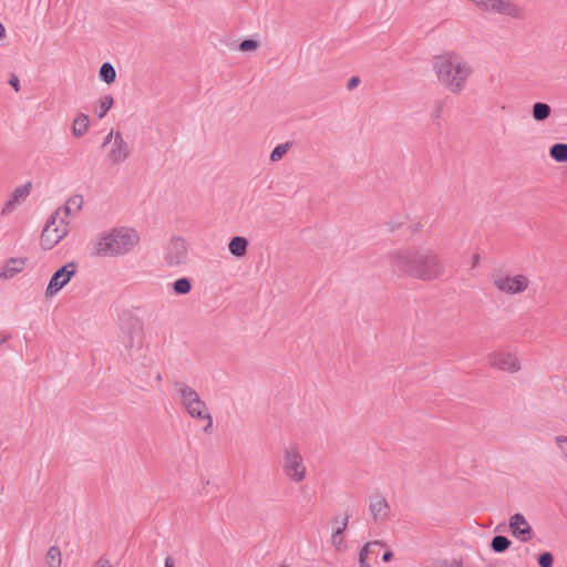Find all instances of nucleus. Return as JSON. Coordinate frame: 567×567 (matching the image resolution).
Wrapping results in <instances>:
<instances>
[{
	"instance_id": "1",
	"label": "nucleus",
	"mask_w": 567,
	"mask_h": 567,
	"mask_svg": "<svg viewBox=\"0 0 567 567\" xmlns=\"http://www.w3.org/2000/svg\"><path fill=\"white\" fill-rule=\"evenodd\" d=\"M390 264L400 272L423 281H432L444 272L440 256L426 248H409L388 255Z\"/></svg>"
},
{
	"instance_id": "2",
	"label": "nucleus",
	"mask_w": 567,
	"mask_h": 567,
	"mask_svg": "<svg viewBox=\"0 0 567 567\" xmlns=\"http://www.w3.org/2000/svg\"><path fill=\"white\" fill-rule=\"evenodd\" d=\"M433 69L439 82L454 94L463 91L467 79L472 74V68L468 63L454 52L435 56Z\"/></svg>"
},
{
	"instance_id": "3",
	"label": "nucleus",
	"mask_w": 567,
	"mask_h": 567,
	"mask_svg": "<svg viewBox=\"0 0 567 567\" xmlns=\"http://www.w3.org/2000/svg\"><path fill=\"white\" fill-rule=\"evenodd\" d=\"M140 240L136 230L128 227H115L102 233L94 245V252L102 257H116L128 254Z\"/></svg>"
},
{
	"instance_id": "4",
	"label": "nucleus",
	"mask_w": 567,
	"mask_h": 567,
	"mask_svg": "<svg viewBox=\"0 0 567 567\" xmlns=\"http://www.w3.org/2000/svg\"><path fill=\"white\" fill-rule=\"evenodd\" d=\"M174 391L178 394L182 405L193 419H200L203 412L207 410L206 403L199 398L198 393L189 385L174 380Z\"/></svg>"
},
{
	"instance_id": "5",
	"label": "nucleus",
	"mask_w": 567,
	"mask_h": 567,
	"mask_svg": "<svg viewBox=\"0 0 567 567\" xmlns=\"http://www.w3.org/2000/svg\"><path fill=\"white\" fill-rule=\"evenodd\" d=\"M306 465L296 444L285 447L282 456V472L292 482H301L306 477Z\"/></svg>"
},
{
	"instance_id": "6",
	"label": "nucleus",
	"mask_w": 567,
	"mask_h": 567,
	"mask_svg": "<svg viewBox=\"0 0 567 567\" xmlns=\"http://www.w3.org/2000/svg\"><path fill=\"white\" fill-rule=\"evenodd\" d=\"M83 205L82 195H73L71 196L63 206L59 207L51 215V225L59 220V226L61 227L58 233L59 235H54L53 238L48 239L50 243L54 240H62L69 233V216L72 210L79 212L81 210Z\"/></svg>"
},
{
	"instance_id": "7",
	"label": "nucleus",
	"mask_w": 567,
	"mask_h": 567,
	"mask_svg": "<svg viewBox=\"0 0 567 567\" xmlns=\"http://www.w3.org/2000/svg\"><path fill=\"white\" fill-rule=\"evenodd\" d=\"M484 11L495 12L514 19H524L525 12L522 8L508 0H471Z\"/></svg>"
},
{
	"instance_id": "8",
	"label": "nucleus",
	"mask_w": 567,
	"mask_h": 567,
	"mask_svg": "<svg viewBox=\"0 0 567 567\" xmlns=\"http://www.w3.org/2000/svg\"><path fill=\"white\" fill-rule=\"evenodd\" d=\"M188 245L182 237H172L165 250V262L169 267L182 266L187 262Z\"/></svg>"
},
{
	"instance_id": "9",
	"label": "nucleus",
	"mask_w": 567,
	"mask_h": 567,
	"mask_svg": "<svg viewBox=\"0 0 567 567\" xmlns=\"http://www.w3.org/2000/svg\"><path fill=\"white\" fill-rule=\"evenodd\" d=\"M75 271L76 264L74 261L69 262L54 271L47 287L45 296L48 298L55 296L68 285L71 278L75 275Z\"/></svg>"
},
{
	"instance_id": "10",
	"label": "nucleus",
	"mask_w": 567,
	"mask_h": 567,
	"mask_svg": "<svg viewBox=\"0 0 567 567\" xmlns=\"http://www.w3.org/2000/svg\"><path fill=\"white\" fill-rule=\"evenodd\" d=\"M494 285L499 291L514 295L524 291L528 287V279L524 275L515 277L497 276L494 279Z\"/></svg>"
},
{
	"instance_id": "11",
	"label": "nucleus",
	"mask_w": 567,
	"mask_h": 567,
	"mask_svg": "<svg viewBox=\"0 0 567 567\" xmlns=\"http://www.w3.org/2000/svg\"><path fill=\"white\" fill-rule=\"evenodd\" d=\"M131 154L128 144L124 141L121 132H116L111 148L107 152L106 159L112 165H120L125 162Z\"/></svg>"
},
{
	"instance_id": "12",
	"label": "nucleus",
	"mask_w": 567,
	"mask_h": 567,
	"mask_svg": "<svg viewBox=\"0 0 567 567\" xmlns=\"http://www.w3.org/2000/svg\"><path fill=\"white\" fill-rule=\"evenodd\" d=\"M488 363L504 372L514 373L520 369L519 361L507 352H494L488 355Z\"/></svg>"
},
{
	"instance_id": "13",
	"label": "nucleus",
	"mask_w": 567,
	"mask_h": 567,
	"mask_svg": "<svg viewBox=\"0 0 567 567\" xmlns=\"http://www.w3.org/2000/svg\"><path fill=\"white\" fill-rule=\"evenodd\" d=\"M509 529L514 537L520 542H527L533 537V529L524 515L516 513L509 518Z\"/></svg>"
},
{
	"instance_id": "14",
	"label": "nucleus",
	"mask_w": 567,
	"mask_h": 567,
	"mask_svg": "<svg viewBox=\"0 0 567 567\" xmlns=\"http://www.w3.org/2000/svg\"><path fill=\"white\" fill-rule=\"evenodd\" d=\"M369 511L375 523H382L385 522L390 515V505L385 497L377 494L370 498Z\"/></svg>"
},
{
	"instance_id": "15",
	"label": "nucleus",
	"mask_w": 567,
	"mask_h": 567,
	"mask_svg": "<svg viewBox=\"0 0 567 567\" xmlns=\"http://www.w3.org/2000/svg\"><path fill=\"white\" fill-rule=\"evenodd\" d=\"M31 187V182H28L24 185L16 187L10 198L4 204L1 214L8 215L12 213L16 209L17 205L29 196Z\"/></svg>"
},
{
	"instance_id": "16",
	"label": "nucleus",
	"mask_w": 567,
	"mask_h": 567,
	"mask_svg": "<svg viewBox=\"0 0 567 567\" xmlns=\"http://www.w3.org/2000/svg\"><path fill=\"white\" fill-rule=\"evenodd\" d=\"M61 227L59 226V220H55L53 225H51V217L48 219L42 234H41V245L44 249H51L56 244H59L61 240H54L53 243H50L48 239H51L54 237V235H59V229Z\"/></svg>"
},
{
	"instance_id": "17",
	"label": "nucleus",
	"mask_w": 567,
	"mask_h": 567,
	"mask_svg": "<svg viewBox=\"0 0 567 567\" xmlns=\"http://www.w3.org/2000/svg\"><path fill=\"white\" fill-rule=\"evenodd\" d=\"M248 239L241 236H235L228 244V249L235 257H243L247 252Z\"/></svg>"
},
{
	"instance_id": "18",
	"label": "nucleus",
	"mask_w": 567,
	"mask_h": 567,
	"mask_svg": "<svg viewBox=\"0 0 567 567\" xmlns=\"http://www.w3.org/2000/svg\"><path fill=\"white\" fill-rule=\"evenodd\" d=\"M89 116L84 113H79L72 124V134L75 137H82L89 128Z\"/></svg>"
},
{
	"instance_id": "19",
	"label": "nucleus",
	"mask_w": 567,
	"mask_h": 567,
	"mask_svg": "<svg viewBox=\"0 0 567 567\" xmlns=\"http://www.w3.org/2000/svg\"><path fill=\"white\" fill-rule=\"evenodd\" d=\"M23 266H24V260H22V259H14V258H12V259H10V260L6 264V266H4V268H3V270H2V272H1V275H0V276H1L2 278H6V279H8V278H12V277H13V276H16L18 272L22 271Z\"/></svg>"
},
{
	"instance_id": "20",
	"label": "nucleus",
	"mask_w": 567,
	"mask_h": 567,
	"mask_svg": "<svg viewBox=\"0 0 567 567\" xmlns=\"http://www.w3.org/2000/svg\"><path fill=\"white\" fill-rule=\"evenodd\" d=\"M551 107L547 103L536 102L533 105L532 114L535 121L542 122L550 116Z\"/></svg>"
},
{
	"instance_id": "21",
	"label": "nucleus",
	"mask_w": 567,
	"mask_h": 567,
	"mask_svg": "<svg viewBox=\"0 0 567 567\" xmlns=\"http://www.w3.org/2000/svg\"><path fill=\"white\" fill-rule=\"evenodd\" d=\"M549 156L558 163L567 162V144L556 143L549 148Z\"/></svg>"
},
{
	"instance_id": "22",
	"label": "nucleus",
	"mask_w": 567,
	"mask_h": 567,
	"mask_svg": "<svg viewBox=\"0 0 567 567\" xmlns=\"http://www.w3.org/2000/svg\"><path fill=\"white\" fill-rule=\"evenodd\" d=\"M45 564L48 567H61L62 554L58 546H51L45 554Z\"/></svg>"
},
{
	"instance_id": "23",
	"label": "nucleus",
	"mask_w": 567,
	"mask_h": 567,
	"mask_svg": "<svg viewBox=\"0 0 567 567\" xmlns=\"http://www.w3.org/2000/svg\"><path fill=\"white\" fill-rule=\"evenodd\" d=\"M99 76L101 81L111 84L116 79V71L110 62H104L100 68Z\"/></svg>"
},
{
	"instance_id": "24",
	"label": "nucleus",
	"mask_w": 567,
	"mask_h": 567,
	"mask_svg": "<svg viewBox=\"0 0 567 567\" xmlns=\"http://www.w3.org/2000/svg\"><path fill=\"white\" fill-rule=\"evenodd\" d=\"M511 544L512 542L506 536L496 535L492 538L491 548L494 553L499 554L506 551Z\"/></svg>"
},
{
	"instance_id": "25",
	"label": "nucleus",
	"mask_w": 567,
	"mask_h": 567,
	"mask_svg": "<svg viewBox=\"0 0 567 567\" xmlns=\"http://www.w3.org/2000/svg\"><path fill=\"white\" fill-rule=\"evenodd\" d=\"M349 517L350 515L347 514L342 519L340 526L332 533V545L337 548H339L343 542L342 534L348 527Z\"/></svg>"
},
{
	"instance_id": "26",
	"label": "nucleus",
	"mask_w": 567,
	"mask_h": 567,
	"mask_svg": "<svg viewBox=\"0 0 567 567\" xmlns=\"http://www.w3.org/2000/svg\"><path fill=\"white\" fill-rule=\"evenodd\" d=\"M192 289V282L188 278H178L173 282V290L176 295H186Z\"/></svg>"
},
{
	"instance_id": "27",
	"label": "nucleus",
	"mask_w": 567,
	"mask_h": 567,
	"mask_svg": "<svg viewBox=\"0 0 567 567\" xmlns=\"http://www.w3.org/2000/svg\"><path fill=\"white\" fill-rule=\"evenodd\" d=\"M113 103L114 100L111 95L102 96L99 101V110L96 112L97 117L103 118L112 107Z\"/></svg>"
},
{
	"instance_id": "28",
	"label": "nucleus",
	"mask_w": 567,
	"mask_h": 567,
	"mask_svg": "<svg viewBox=\"0 0 567 567\" xmlns=\"http://www.w3.org/2000/svg\"><path fill=\"white\" fill-rule=\"evenodd\" d=\"M290 144L284 143L277 145L270 153V161L277 162L284 157V155L288 152Z\"/></svg>"
},
{
	"instance_id": "29",
	"label": "nucleus",
	"mask_w": 567,
	"mask_h": 567,
	"mask_svg": "<svg viewBox=\"0 0 567 567\" xmlns=\"http://www.w3.org/2000/svg\"><path fill=\"white\" fill-rule=\"evenodd\" d=\"M444 109V101H440L436 103L434 109L431 112V118L435 126L441 127V116Z\"/></svg>"
},
{
	"instance_id": "30",
	"label": "nucleus",
	"mask_w": 567,
	"mask_h": 567,
	"mask_svg": "<svg viewBox=\"0 0 567 567\" xmlns=\"http://www.w3.org/2000/svg\"><path fill=\"white\" fill-rule=\"evenodd\" d=\"M385 544L382 540H373L370 543H367L359 553V560H367L369 555V548L370 546H384Z\"/></svg>"
},
{
	"instance_id": "31",
	"label": "nucleus",
	"mask_w": 567,
	"mask_h": 567,
	"mask_svg": "<svg viewBox=\"0 0 567 567\" xmlns=\"http://www.w3.org/2000/svg\"><path fill=\"white\" fill-rule=\"evenodd\" d=\"M537 561L540 567H553L554 556L549 551H544L538 556Z\"/></svg>"
},
{
	"instance_id": "32",
	"label": "nucleus",
	"mask_w": 567,
	"mask_h": 567,
	"mask_svg": "<svg viewBox=\"0 0 567 567\" xmlns=\"http://www.w3.org/2000/svg\"><path fill=\"white\" fill-rule=\"evenodd\" d=\"M130 352H131V358H132V361L133 363H141L142 365H151L153 363V360L147 358L146 355H135L134 352H132V341L130 342Z\"/></svg>"
},
{
	"instance_id": "33",
	"label": "nucleus",
	"mask_w": 567,
	"mask_h": 567,
	"mask_svg": "<svg viewBox=\"0 0 567 567\" xmlns=\"http://www.w3.org/2000/svg\"><path fill=\"white\" fill-rule=\"evenodd\" d=\"M259 43L256 40L252 39H245L240 42L239 49L244 52L256 50L258 48Z\"/></svg>"
},
{
	"instance_id": "34",
	"label": "nucleus",
	"mask_w": 567,
	"mask_h": 567,
	"mask_svg": "<svg viewBox=\"0 0 567 567\" xmlns=\"http://www.w3.org/2000/svg\"><path fill=\"white\" fill-rule=\"evenodd\" d=\"M199 420H206L207 423L206 425L204 426V432L205 433H210L212 432V429H213V417L209 413H207L206 411L203 412V416L199 419Z\"/></svg>"
},
{
	"instance_id": "35",
	"label": "nucleus",
	"mask_w": 567,
	"mask_h": 567,
	"mask_svg": "<svg viewBox=\"0 0 567 567\" xmlns=\"http://www.w3.org/2000/svg\"><path fill=\"white\" fill-rule=\"evenodd\" d=\"M556 442L567 456V437L566 436H557Z\"/></svg>"
},
{
	"instance_id": "36",
	"label": "nucleus",
	"mask_w": 567,
	"mask_h": 567,
	"mask_svg": "<svg viewBox=\"0 0 567 567\" xmlns=\"http://www.w3.org/2000/svg\"><path fill=\"white\" fill-rule=\"evenodd\" d=\"M359 83H360V79L358 76H352L349 79V81L347 83V89L349 91H352L353 89H355L358 86Z\"/></svg>"
},
{
	"instance_id": "37",
	"label": "nucleus",
	"mask_w": 567,
	"mask_h": 567,
	"mask_svg": "<svg viewBox=\"0 0 567 567\" xmlns=\"http://www.w3.org/2000/svg\"><path fill=\"white\" fill-rule=\"evenodd\" d=\"M9 84L18 92L20 90L19 86V79L16 74H11V78L9 80Z\"/></svg>"
},
{
	"instance_id": "38",
	"label": "nucleus",
	"mask_w": 567,
	"mask_h": 567,
	"mask_svg": "<svg viewBox=\"0 0 567 567\" xmlns=\"http://www.w3.org/2000/svg\"><path fill=\"white\" fill-rule=\"evenodd\" d=\"M115 133L113 130L105 136L104 138V142L102 144L103 147H105L107 144H110L111 142L113 143L114 141V136H115Z\"/></svg>"
},
{
	"instance_id": "39",
	"label": "nucleus",
	"mask_w": 567,
	"mask_h": 567,
	"mask_svg": "<svg viewBox=\"0 0 567 567\" xmlns=\"http://www.w3.org/2000/svg\"><path fill=\"white\" fill-rule=\"evenodd\" d=\"M392 558H393V553H392L391 550L385 551V553L383 554V556H382V560H383L384 563H389V561H391V560H392Z\"/></svg>"
},
{
	"instance_id": "40",
	"label": "nucleus",
	"mask_w": 567,
	"mask_h": 567,
	"mask_svg": "<svg viewBox=\"0 0 567 567\" xmlns=\"http://www.w3.org/2000/svg\"><path fill=\"white\" fill-rule=\"evenodd\" d=\"M97 566L96 567H111V564L107 559H104V558H100L97 560Z\"/></svg>"
},
{
	"instance_id": "41",
	"label": "nucleus",
	"mask_w": 567,
	"mask_h": 567,
	"mask_svg": "<svg viewBox=\"0 0 567 567\" xmlns=\"http://www.w3.org/2000/svg\"><path fill=\"white\" fill-rule=\"evenodd\" d=\"M9 338H10V334L0 332V346L6 343Z\"/></svg>"
},
{
	"instance_id": "42",
	"label": "nucleus",
	"mask_w": 567,
	"mask_h": 567,
	"mask_svg": "<svg viewBox=\"0 0 567 567\" xmlns=\"http://www.w3.org/2000/svg\"><path fill=\"white\" fill-rule=\"evenodd\" d=\"M164 567H174V560L172 557H166Z\"/></svg>"
},
{
	"instance_id": "43",
	"label": "nucleus",
	"mask_w": 567,
	"mask_h": 567,
	"mask_svg": "<svg viewBox=\"0 0 567 567\" xmlns=\"http://www.w3.org/2000/svg\"><path fill=\"white\" fill-rule=\"evenodd\" d=\"M480 262V255H474L472 258V266L476 267Z\"/></svg>"
},
{
	"instance_id": "44",
	"label": "nucleus",
	"mask_w": 567,
	"mask_h": 567,
	"mask_svg": "<svg viewBox=\"0 0 567 567\" xmlns=\"http://www.w3.org/2000/svg\"><path fill=\"white\" fill-rule=\"evenodd\" d=\"M6 37V29L3 24L0 22V40H2Z\"/></svg>"
},
{
	"instance_id": "45",
	"label": "nucleus",
	"mask_w": 567,
	"mask_h": 567,
	"mask_svg": "<svg viewBox=\"0 0 567 567\" xmlns=\"http://www.w3.org/2000/svg\"><path fill=\"white\" fill-rule=\"evenodd\" d=\"M359 567H371L367 560H359Z\"/></svg>"
},
{
	"instance_id": "46",
	"label": "nucleus",
	"mask_w": 567,
	"mask_h": 567,
	"mask_svg": "<svg viewBox=\"0 0 567 567\" xmlns=\"http://www.w3.org/2000/svg\"><path fill=\"white\" fill-rule=\"evenodd\" d=\"M396 227L398 226L395 224H391V223L389 224L390 231H394L396 229Z\"/></svg>"
},
{
	"instance_id": "47",
	"label": "nucleus",
	"mask_w": 567,
	"mask_h": 567,
	"mask_svg": "<svg viewBox=\"0 0 567 567\" xmlns=\"http://www.w3.org/2000/svg\"><path fill=\"white\" fill-rule=\"evenodd\" d=\"M155 379H156V381H158V382H161V381H162V374H161V372H157V373H156Z\"/></svg>"
},
{
	"instance_id": "48",
	"label": "nucleus",
	"mask_w": 567,
	"mask_h": 567,
	"mask_svg": "<svg viewBox=\"0 0 567 567\" xmlns=\"http://www.w3.org/2000/svg\"><path fill=\"white\" fill-rule=\"evenodd\" d=\"M280 567H288V566H280Z\"/></svg>"
}]
</instances>
